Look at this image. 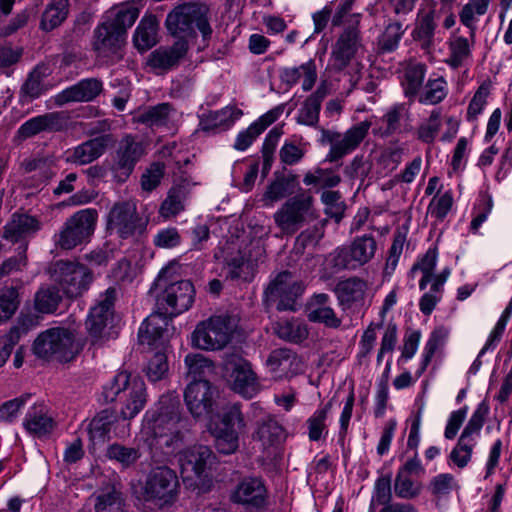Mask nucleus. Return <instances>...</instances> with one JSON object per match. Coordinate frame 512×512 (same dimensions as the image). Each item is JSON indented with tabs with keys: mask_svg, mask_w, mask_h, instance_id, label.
<instances>
[{
	"mask_svg": "<svg viewBox=\"0 0 512 512\" xmlns=\"http://www.w3.org/2000/svg\"><path fill=\"white\" fill-rule=\"evenodd\" d=\"M358 20L348 26L340 34L333 45L331 57L334 69L340 71L349 65L360 47V31L357 28Z\"/></svg>",
	"mask_w": 512,
	"mask_h": 512,
	"instance_id": "393cba45",
	"label": "nucleus"
},
{
	"mask_svg": "<svg viewBox=\"0 0 512 512\" xmlns=\"http://www.w3.org/2000/svg\"><path fill=\"white\" fill-rule=\"evenodd\" d=\"M297 184V175L293 173H275L274 180L264 193V199L271 203L278 202L291 196L295 192Z\"/></svg>",
	"mask_w": 512,
	"mask_h": 512,
	"instance_id": "ea45409f",
	"label": "nucleus"
},
{
	"mask_svg": "<svg viewBox=\"0 0 512 512\" xmlns=\"http://www.w3.org/2000/svg\"><path fill=\"white\" fill-rule=\"evenodd\" d=\"M304 290L303 281L295 273L282 271L265 289V305L267 307L275 306L278 311H295L297 299Z\"/></svg>",
	"mask_w": 512,
	"mask_h": 512,
	"instance_id": "9b49d317",
	"label": "nucleus"
},
{
	"mask_svg": "<svg viewBox=\"0 0 512 512\" xmlns=\"http://www.w3.org/2000/svg\"><path fill=\"white\" fill-rule=\"evenodd\" d=\"M184 400L193 417H208L214 411L215 389L207 380L192 381L185 389Z\"/></svg>",
	"mask_w": 512,
	"mask_h": 512,
	"instance_id": "a211bd4d",
	"label": "nucleus"
},
{
	"mask_svg": "<svg viewBox=\"0 0 512 512\" xmlns=\"http://www.w3.org/2000/svg\"><path fill=\"white\" fill-rule=\"evenodd\" d=\"M181 403L174 394L163 395L155 410L145 414L142 435L154 463H164L172 454L174 445L182 439Z\"/></svg>",
	"mask_w": 512,
	"mask_h": 512,
	"instance_id": "f257e3e1",
	"label": "nucleus"
},
{
	"mask_svg": "<svg viewBox=\"0 0 512 512\" xmlns=\"http://www.w3.org/2000/svg\"><path fill=\"white\" fill-rule=\"evenodd\" d=\"M330 94V84L322 81L316 91L309 95L298 111L297 122L299 124L316 127L319 122V114L323 100Z\"/></svg>",
	"mask_w": 512,
	"mask_h": 512,
	"instance_id": "c85d7f7f",
	"label": "nucleus"
},
{
	"mask_svg": "<svg viewBox=\"0 0 512 512\" xmlns=\"http://www.w3.org/2000/svg\"><path fill=\"white\" fill-rule=\"evenodd\" d=\"M371 122L362 121L353 125L345 133L322 130V141L330 144L326 160L335 162L350 154L359 147L368 135Z\"/></svg>",
	"mask_w": 512,
	"mask_h": 512,
	"instance_id": "2eb2a0df",
	"label": "nucleus"
},
{
	"mask_svg": "<svg viewBox=\"0 0 512 512\" xmlns=\"http://www.w3.org/2000/svg\"><path fill=\"white\" fill-rule=\"evenodd\" d=\"M107 402L120 400L123 406L120 410L124 420L134 418L145 406L147 401L146 385L138 376L131 377L126 371H121L103 388Z\"/></svg>",
	"mask_w": 512,
	"mask_h": 512,
	"instance_id": "7ed1b4c3",
	"label": "nucleus"
},
{
	"mask_svg": "<svg viewBox=\"0 0 512 512\" xmlns=\"http://www.w3.org/2000/svg\"><path fill=\"white\" fill-rule=\"evenodd\" d=\"M172 318L157 309L150 314L141 324L138 332V339L141 344L149 346L156 345L167 332V326Z\"/></svg>",
	"mask_w": 512,
	"mask_h": 512,
	"instance_id": "c756f323",
	"label": "nucleus"
},
{
	"mask_svg": "<svg viewBox=\"0 0 512 512\" xmlns=\"http://www.w3.org/2000/svg\"><path fill=\"white\" fill-rule=\"evenodd\" d=\"M244 427L240 406L233 404L226 407L220 419L210 428L217 451L225 455L235 453L239 448V434Z\"/></svg>",
	"mask_w": 512,
	"mask_h": 512,
	"instance_id": "f8f14e48",
	"label": "nucleus"
},
{
	"mask_svg": "<svg viewBox=\"0 0 512 512\" xmlns=\"http://www.w3.org/2000/svg\"><path fill=\"white\" fill-rule=\"evenodd\" d=\"M377 251V241L372 235L357 236L349 246L335 249L327 257L328 264L335 272L356 270L369 263Z\"/></svg>",
	"mask_w": 512,
	"mask_h": 512,
	"instance_id": "0eeeda50",
	"label": "nucleus"
},
{
	"mask_svg": "<svg viewBox=\"0 0 512 512\" xmlns=\"http://www.w3.org/2000/svg\"><path fill=\"white\" fill-rule=\"evenodd\" d=\"M236 327V320L231 316L210 317L196 326L192 344L202 350H220L230 342Z\"/></svg>",
	"mask_w": 512,
	"mask_h": 512,
	"instance_id": "1a4fd4ad",
	"label": "nucleus"
},
{
	"mask_svg": "<svg viewBox=\"0 0 512 512\" xmlns=\"http://www.w3.org/2000/svg\"><path fill=\"white\" fill-rule=\"evenodd\" d=\"M368 284L359 277H350L340 281L335 287V293L340 306L349 309L363 303Z\"/></svg>",
	"mask_w": 512,
	"mask_h": 512,
	"instance_id": "7c9ffc66",
	"label": "nucleus"
},
{
	"mask_svg": "<svg viewBox=\"0 0 512 512\" xmlns=\"http://www.w3.org/2000/svg\"><path fill=\"white\" fill-rule=\"evenodd\" d=\"M434 11H429L422 15L416 23L413 30V38L421 41L423 46H430L433 40L436 23L434 20Z\"/></svg>",
	"mask_w": 512,
	"mask_h": 512,
	"instance_id": "4d7b16f0",
	"label": "nucleus"
},
{
	"mask_svg": "<svg viewBox=\"0 0 512 512\" xmlns=\"http://www.w3.org/2000/svg\"><path fill=\"white\" fill-rule=\"evenodd\" d=\"M186 198L185 189L181 186H173L169 189L166 198L161 203L159 214L165 219L175 217L184 210Z\"/></svg>",
	"mask_w": 512,
	"mask_h": 512,
	"instance_id": "49530a36",
	"label": "nucleus"
},
{
	"mask_svg": "<svg viewBox=\"0 0 512 512\" xmlns=\"http://www.w3.org/2000/svg\"><path fill=\"white\" fill-rule=\"evenodd\" d=\"M303 182L305 185H317L320 188L327 189L339 185L341 177L331 169L317 168L314 172L305 174Z\"/></svg>",
	"mask_w": 512,
	"mask_h": 512,
	"instance_id": "6e6d98bb",
	"label": "nucleus"
},
{
	"mask_svg": "<svg viewBox=\"0 0 512 512\" xmlns=\"http://www.w3.org/2000/svg\"><path fill=\"white\" fill-rule=\"evenodd\" d=\"M302 77V89L304 91L311 90L317 80L316 64L313 60H309L299 67L284 68L280 73L281 81L288 86L296 85Z\"/></svg>",
	"mask_w": 512,
	"mask_h": 512,
	"instance_id": "f704fd0d",
	"label": "nucleus"
},
{
	"mask_svg": "<svg viewBox=\"0 0 512 512\" xmlns=\"http://www.w3.org/2000/svg\"><path fill=\"white\" fill-rule=\"evenodd\" d=\"M165 25L169 33L178 40L196 37L198 29L205 45L212 39L210 9L206 4L191 2L176 6L168 13Z\"/></svg>",
	"mask_w": 512,
	"mask_h": 512,
	"instance_id": "f03ea898",
	"label": "nucleus"
},
{
	"mask_svg": "<svg viewBox=\"0 0 512 512\" xmlns=\"http://www.w3.org/2000/svg\"><path fill=\"white\" fill-rule=\"evenodd\" d=\"M144 153L143 146L132 135L122 138L116 151L112 171L118 182H125Z\"/></svg>",
	"mask_w": 512,
	"mask_h": 512,
	"instance_id": "aec40b11",
	"label": "nucleus"
},
{
	"mask_svg": "<svg viewBox=\"0 0 512 512\" xmlns=\"http://www.w3.org/2000/svg\"><path fill=\"white\" fill-rule=\"evenodd\" d=\"M19 305V294L15 287H2L0 289V323L10 319Z\"/></svg>",
	"mask_w": 512,
	"mask_h": 512,
	"instance_id": "13d9d810",
	"label": "nucleus"
},
{
	"mask_svg": "<svg viewBox=\"0 0 512 512\" xmlns=\"http://www.w3.org/2000/svg\"><path fill=\"white\" fill-rule=\"evenodd\" d=\"M103 91V83L97 78H86L64 89L55 96V103L63 106L70 102H90Z\"/></svg>",
	"mask_w": 512,
	"mask_h": 512,
	"instance_id": "a878e982",
	"label": "nucleus"
},
{
	"mask_svg": "<svg viewBox=\"0 0 512 512\" xmlns=\"http://www.w3.org/2000/svg\"><path fill=\"white\" fill-rule=\"evenodd\" d=\"M43 93L40 74L33 71L29 74L20 89V103L25 104L37 99Z\"/></svg>",
	"mask_w": 512,
	"mask_h": 512,
	"instance_id": "69168bd1",
	"label": "nucleus"
},
{
	"mask_svg": "<svg viewBox=\"0 0 512 512\" xmlns=\"http://www.w3.org/2000/svg\"><path fill=\"white\" fill-rule=\"evenodd\" d=\"M167 356L164 352L158 351L148 359L145 367V373L148 379L152 382H157L164 379L168 374Z\"/></svg>",
	"mask_w": 512,
	"mask_h": 512,
	"instance_id": "680f3d73",
	"label": "nucleus"
},
{
	"mask_svg": "<svg viewBox=\"0 0 512 512\" xmlns=\"http://www.w3.org/2000/svg\"><path fill=\"white\" fill-rule=\"evenodd\" d=\"M97 221L98 212L94 208L75 212L55 235V245L63 250H72L88 243L95 232Z\"/></svg>",
	"mask_w": 512,
	"mask_h": 512,
	"instance_id": "423d86ee",
	"label": "nucleus"
},
{
	"mask_svg": "<svg viewBox=\"0 0 512 512\" xmlns=\"http://www.w3.org/2000/svg\"><path fill=\"white\" fill-rule=\"evenodd\" d=\"M266 364L276 377H290L299 369L297 354L288 348H278L270 352Z\"/></svg>",
	"mask_w": 512,
	"mask_h": 512,
	"instance_id": "473e14b6",
	"label": "nucleus"
},
{
	"mask_svg": "<svg viewBox=\"0 0 512 512\" xmlns=\"http://www.w3.org/2000/svg\"><path fill=\"white\" fill-rule=\"evenodd\" d=\"M179 489L176 472L167 465L152 468L147 474L143 487L142 498L158 506L172 504Z\"/></svg>",
	"mask_w": 512,
	"mask_h": 512,
	"instance_id": "9d476101",
	"label": "nucleus"
},
{
	"mask_svg": "<svg viewBox=\"0 0 512 512\" xmlns=\"http://www.w3.org/2000/svg\"><path fill=\"white\" fill-rule=\"evenodd\" d=\"M184 362L188 376L192 377L194 381H198V377L204 376L213 368L212 362L208 360L206 357H204L202 354L190 353L186 355Z\"/></svg>",
	"mask_w": 512,
	"mask_h": 512,
	"instance_id": "338daca9",
	"label": "nucleus"
},
{
	"mask_svg": "<svg viewBox=\"0 0 512 512\" xmlns=\"http://www.w3.org/2000/svg\"><path fill=\"white\" fill-rule=\"evenodd\" d=\"M449 57L446 63L452 68H458L470 58L471 49L467 38L462 36L454 37L449 42Z\"/></svg>",
	"mask_w": 512,
	"mask_h": 512,
	"instance_id": "864d4df0",
	"label": "nucleus"
},
{
	"mask_svg": "<svg viewBox=\"0 0 512 512\" xmlns=\"http://www.w3.org/2000/svg\"><path fill=\"white\" fill-rule=\"evenodd\" d=\"M95 512H123L125 500L116 486L99 489L91 496Z\"/></svg>",
	"mask_w": 512,
	"mask_h": 512,
	"instance_id": "e433bc0d",
	"label": "nucleus"
},
{
	"mask_svg": "<svg viewBox=\"0 0 512 512\" xmlns=\"http://www.w3.org/2000/svg\"><path fill=\"white\" fill-rule=\"evenodd\" d=\"M447 94L446 82L443 78L428 80L424 91L419 96L421 103L437 104L441 102Z\"/></svg>",
	"mask_w": 512,
	"mask_h": 512,
	"instance_id": "0e129e2a",
	"label": "nucleus"
},
{
	"mask_svg": "<svg viewBox=\"0 0 512 512\" xmlns=\"http://www.w3.org/2000/svg\"><path fill=\"white\" fill-rule=\"evenodd\" d=\"M33 351L46 360L69 362L77 353L74 334L62 327L47 329L35 339Z\"/></svg>",
	"mask_w": 512,
	"mask_h": 512,
	"instance_id": "6e6552de",
	"label": "nucleus"
},
{
	"mask_svg": "<svg viewBox=\"0 0 512 512\" xmlns=\"http://www.w3.org/2000/svg\"><path fill=\"white\" fill-rule=\"evenodd\" d=\"M475 445V439L460 436L456 446L450 452L449 458L458 468L462 469L470 462Z\"/></svg>",
	"mask_w": 512,
	"mask_h": 512,
	"instance_id": "bf43d9fd",
	"label": "nucleus"
},
{
	"mask_svg": "<svg viewBox=\"0 0 512 512\" xmlns=\"http://www.w3.org/2000/svg\"><path fill=\"white\" fill-rule=\"evenodd\" d=\"M107 130H109L108 122L106 120L99 122L90 130L89 134H102L67 150L65 161L75 165H87L100 158L117 142L113 134L105 133Z\"/></svg>",
	"mask_w": 512,
	"mask_h": 512,
	"instance_id": "ddd939ff",
	"label": "nucleus"
},
{
	"mask_svg": "<svg viewBox=\"0 0 512 512\" xmlns=\"http://www.w3.org/2000/svg\"><path fill=\"white\" fill-rule=\"evenodd\" d=\"M174 109L169 103H161L153 106L140 114L138 121L149 127H161L166 125Z\"/></svg>",
	"mask_w": 512,
	"mask_h": 512,
	"instance_id": "3c124183",
	"label": "nucleus"
},
{
	"mask_svg": "<svg viewBox=\"0 0 512 512\" xmlns=\"http://www.w3.org/2000/svg\"><path fill=\"white\" fill-rule=\"evenodd\" d=\"M39 229L36 218L26 214H13L11 220L5 225L3 238L13 243L35 233Z\"/></svg>",
	"mask_w": 512,
	"mask_h": 512,
	"instance_id": "72a5a7b5",
	"label": "nucleus"
},
{
	"mask_svg": "<svg viewBox=\"0 0 512 512\" xmlns=\"http://www.w3.org/2000/svg\"><path fill=\"white\" fill-rule=\"evenodd\" d=\"M106 456L121 464L124 468L133 466L141 457V452L138 448L127 447L119 443H114L108 446Z\"/></svg>",
	"mask_w": 512,
	"mask_h": 512,
	"instance_id": "5fc2aeb1",
	"label": "nucleus"
},
{
	"mask_svg": "<svg viewBox=\"0 0 512 512\" xmlns=\"http://www.w3.org/2000/svg\"><path fill=\"white\" fill-rule=\"evenodd\" d=\"M407 27L399 21L390 22L378 38V47L382 52H392L397 49Z\"/></svg>",
	"mask_w": 512,
	"mask_h": 512,
	"instance_id": "8fccbe9b",
	"label": "nucleus"
},
{
	"mask_svg": "<svg viewBox=\"0 0 512 512\" xmlns=\"http://www.w3.org/2000/svg\"><path fill=\"white\" fill-rule=\"evenodd\" d=\"M231 501L243 505L247 511L256 512L267 506V490L260 478L242 479L231 493Z\"/></svg>",
	"mask_w": 512,
	"mask_h": 512,
	"instance_id": "6ab92c4d",
	"label": "nucleus"
},
{
	"mask_svg": "<svg viewBox=\"0 0 512 512\" xmlns=\"http://www.w3.org/2000/svg\"><path fill=\"white\" fill-rule=\"evenodd\" d=\"M307 318L310 322L322 324L327 328L338 329L342 320L331 306L326 293L315 294L307 303Z\"/></svg>",
	"mask_w": 512,
	"mask_h": 512,
	"instance_id": "bb28decb",
	"label": "nucleus"
},
{
	"mask_svg": "<svg viewBox=\"0 0 512 512\" xmlns=\"http://www.w3.org/2000/svg\"><path fill=\"white\" fill-rule=\"evenodd\" d=\"M168 268H163L150 288L152 293L157 288L164 287L161 294L156 296L157 309L164 314L175 317L187 311L193 304L195 289L189 280H181L166 285Z\"/></svg>",
	"mask_w": 512,
	"mask_h": 512,
	"instance_id": "39448f33",
	"label": "nucleus"
},
{
	"mask_svg": "<svg viewBox=\"0 0 512 512\" xmlns=\"http://www.w3.org/2000/svg\"><path fill=\"white\" fill-rule=\"evenodd\" d=\"M165 173V165L161 162L152 163L141 176V188L145 192L156 189Z\"/></svg>",
	"mask_w": 512,
	"mask_h": 512,
	"instance_id": "774afa93",
	"label": "nucleus"
},
{
	"mask_svg": "<svg viewBox=\"0 0 512 512\" xmlns=\"http://www.w3.org/2000/svg\"><path fill=\"white\" fill-rule=\"evenodd\" d=\"M117 421V415L112 411L103 410L98 413L89 424V435L95 443H104Z\"/></svg>",
	"mask_w": 512,
	"mask_h": 512,
	"instance_id": "c03bdc74",
	"label": "nucleus"
},
{
	"mask_svg": "<svg viewBox=\"0 0 512 512\" xmlns=\"http://www.w3.org/2000/svg\"><path fill=\"white\" fill-rule=\"evenodd\" d=\"M489 0H469L459 13L460 21L469 28L471 38H474L476 24L475 16H482L487 12Z\"/></svg>",
	"mask_w": 512,
	"mask_h": 512,
	"instance_id": "603ef678",
	"label": "nucleus"
},
{
	"mask_svg": "<svg viewBox=\"0 0 512 512\" xmlns=\"http://www.w3.org/2000/svg\"><path fill=\"white\" fill-rule=\"evenodd\" d=\"M456 488H458L457 481L450 473L436 475L431 479L428 486L431 494L437 499L447 497Z\"/></svg>",
	"mask_w": 512,
	"mask_h": 512,
	"instance_id": "052dcab7",
	"label": "nucleus"
},
{
	"mask_svg": "<svg viewBox=\"0 0 512 512\" xmlns=\"http://www.w3.org/2000/svg\"><path fill=\"white\" fill-rule=\"evenodd\" d=\"M126 36L108 21L99 25L94 31V50L99 55L116 54L124 45Z\"/></svg>",
	"mask_w": 512,
	"mask_h": 512,
	"instance_id": "cd10ccee",
	"label": "nucleus"
},
{
	"mask_svg": "<svg viewBox=\"0 0 512 512\" xmlns=\"http://www.w3.org/2000/svg\"><path fill=\"white\" fill-rule=\"evenodd\" d=\"M116 300V289L109 287L100 295L95 306L88 315L86 326L89 334L99 339L103 337L104 330L113 316V307Z\"/></svg>",
	"mask_w": 512,
	"mask_h": 512,
	"instance_id": "b1692460",
	"label": "nucleus"
},
{
	"mask_svg": "<svg viewBox=\"0 0 512 512\" xmlns=\"http://www.w3.org/2000/svg\"><path fill=\"white\" fill-rule=\"evenodd\" d=\"M68 6V0H53L42 15L41 28L51 31L59 26L68 15Z\"/></svg>",
	"mask_w": 512,
	"mask_h": 512,
	"instance_id": "a18cd8bd",
	"label": "nucleus"
},
{
	"mask_svg": "<svg viewBox=\"0 0 512 512\" xmlns=\"http://www.w3.org/2000/svg\"><path fill=\"white\" fill-rule=\"evenodd\" d=\"M314 201L309 191L301 190L280 206L273 220L283 235L292 236L307 222L317 218Z\"/></svg>",
	"mask_w": 512,
	"mask_h": 512,
	"instance_id": "20e7f679",
	"label": "nucleus"
},
{
	"mask_svg": "<svg viewBox=\"0 0 512 512\" xmlns=\"http://www.w3.org/2000/svg\"><path fill=\"white\" fill-rule=\"evenodd\" d=\"M147 226L138 212L133 201L116 202L107 215V230L121 239H128L141 234Z\"/></svg>",
	"mask_w": 512,
	"mask_h": 512,
	"instance_id": "4468645a",
	"label": "nucleus"
},
{
	"mask_svg": "<svg viewBox=\"0 0 512 512\" xmlns=\"http://www.w3.org/2000/svg\"><path fill=\"white\" fill-rule=\"evenodd\" d=\"M158 21L154 15L141 19L134 34V43L139 50H148L157 43Z\"/></svg>",
	"mask_w": 512,
	"mask_h": 512,
	"instance_id": "37998d69",
	"label": "nucleus"
},
{
	"mask_svg": "<svg viewBox=\"0 0 512 512\" xmlns=\"http://www.w3.org/2000/svg\"><path fill=\"white\" fill-rule=\"evenodd\" d=\"M264 449L277 447L285 439L283 427L271 416H267L258 422L254 435Z\"/></svg>",
	"mask_w": 512,
	"mask_h": 512,
	"instance_id": "58836bf2",
	"label": "nucleus"
},
{
	"mask_svg": "<svg viewBox=\"0 0 512 512\" xmlns=\"http://www.w3.org/2000/svg\"><path fill=\"white\" fill-rule=\"evenodd\" d=\"M26 431L34 437H44L50 435L55 428V421L48 414L47 408L43 404L31 407L23 421Z\"/></svg>",
	"mask_w": 512,
	"mask_h": 512,
	"instance_id": "2f4dec72",
	"label": "nucleus"
},
{
	"mask_svg": "<svg viewBox=\"0 0 512 512\" xmlns=\"http://www.w3.org/2000/svg\"><path fill=\"white\" fill-rule=\"evenodd\" d=\"M223 369L235 392L245 398H252L254 396L257 385L256 375L247 360L238 353L226 354L223 361Z\"/></svg>",
	"mask_w": 512,
	"mask_h": 512,
	"instance_id": "f3484780",
	"label": "nucleus"
},
{
	"mask_svg": "<svg viewBox=\"0 0 512 512\" xmlns=\"http://www.w3.org/2000/svg\"><path fill=\"white\" fill-rule=\"evenodd\" d=\"M274 333L282 340L300 343L307 339L309 330L300 319H281L273 325Z\"/></svg>",
	"mask_w": 512,
	"mask_h": 512,
	"instance_id": "a19ab883",
	"label": "nucleus"
},
{
	"mask_svg": "<svg viewBox=\"0 0 512 512\" xmlns=\"http://www.w3.org/2000/svg\"><path fill=\"white\" fill-rule=\"evenodd\" d=\"M70 116L64 111H55L33 117L17 130V136L26 140L41 132H62L69 128Z\"/></svg>",
	"mask_w": 512,
	"mask_h": 512,
	"instance_id": "412c9836",
	"label": "nucleus"
},
{
	"mask_svg": "<svg viewBox=\"0 0 512 512\" xmlns=\"http://www.w3.org/2000/svg\"><path fill=\"white\" fill-rule=\"evenodd\" d=\"M216 459L213 451L205 445H195L186 449L180 457L181 472L184 480L188 479L189 473L202 481L207 477V471L214 464Z\"/></svg>",
	"mask_w": 512,
	"mask_h": 512,
	"instance_id": "4be33fe9",
	"label": "nucleus"
},
{
	"mask_svg": "<svg viewBox=\"0 0 512 512\" xmlns=\"http://www.w3.org/2000/svg\"><path fill=\"white\" fill-rule=\"evenodd\" d=\"M189 50V42L185 39L175 41L171 46H160L152 51L147 64L157 74L177 68Z\"/></svg>",
	"mask_w": 512,
	"mask_h": 512,
	"instance_id": "5701e85b",
	"label": "nucleus"
},
{
	"mask_svg": "<svg viewBox=\"0 0 512 512\" xmlns=\"http://www.w3.org/2000/svg\"><path fill=\"white\" fill-rule=\"evenodd\" d=\"M136 4V0H133L113 8L107 20L125 36H127V30L133 26L139 16V8Z\"/></svg>",
	"mask_w": 512,
	"mask_h": 512,
	"instance_id": "79ce46f5",
	"label": "nucleus"
},
{
	"mask_svg": "<svg viewBox=\"0 0 512 512\" xmlns=\"http://www.w3.org/2000/svg\"><path fill=\"white\" fill-rule=\"evenodd\" d=\"M53 278L67 297L76 298L88 289L93 275L83 264L61 260L54 265Z\"/></svg>",
	"mask_w": 512,
	"mask_h": 512,
	"instance_id": "dca6fc26",
	"label": "nucleus"
},
{
	"mask_svg": "<svg viewBox=\"0 0 512 512\" xmlns=\"http://www.w3.org/2000/svg\"><path fill=\"white\" fill-rule=\"evenodd\" d=\"M62 297L56 286L41 287L35 294V309L40 313H53L58 308Z\"/></svg>",
	"mask_w": 512,
	"mask_h": 512,
	"instance_id": "09e8293b",
	"label": "nucleus"
},
{
	"mask_svg": "<svg viewBox=\"0 0 512 512\" xmlns=\"http://www.w3.org/2000/svg\"><path fill=\"white\" fill-rule=\"evenodd\" d=\"M394 492L401 499H414L421 492V484L413 481L403 472H398L394 481Z\"/></svg>",
	"mask_w": 512,
	"mask_h": 512,
	"instance_id": "e2e57ef3",
	"label": "nucleus"
},
{
	"mask_svg": "<svg viewBox=\"0 0 512 512\" xmlns=\"http://www.w3.org/2000/svg\"><path fill=\"white\" fill-rule=\"evenodd\" d=\"M242 115V111L227 106L217 111H210L200 116L199 129L204 132L214 131L218 128H228Z\"/></svg>",
	"mask_w": 512,
	"mask_h": 512,
	"instance_id": "c9c22d12",
	"label": "nucleus"
},
{
	"mask_svg": "<svg viewBox=\"0 0 512 512\" xmlns=\"http://www.w3.org/2000/svg\"><path fill=\"white\" fill-rule=\"evenodd\" d=\"M426 66L422 63H412L407 66L402 82L405 95L409 98L415 97L425 78Z\"/></svg>",
	"mask_w": 512,
	"mask_h": 512,
	"instance_id": "de8ad7c7",
	"label": "nucleus"
},
{
	"mask_svg": "<svg viewBox=\"0 0 512 512\" xmlns=\"http://www.w3.org/2000/svg\"><path fill=\"white\" fill-rule=\"evenodd\" d=\"M25 172L32 173L37 183L33 186L46 185L57 174V163L53 156L37 157L23 163Z\"/></svg>",
	"mask_w": 512,
	"mask_h": 512,
	"instance_id": "4c0bfd02",
	"label": "nucleus"
}]
</instances>
